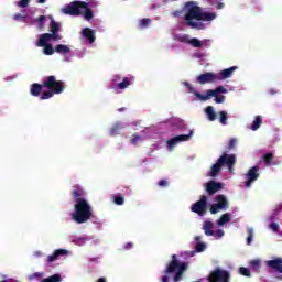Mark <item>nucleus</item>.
I'll return each mask as SVG.
<instances>
[{
	"instance_id": "obj_1",
	"label": "nucleus",
	"mask_w": 282,
	"mask_h": 282,
	"mask_svg": "<svg viewBox=\"0 0 282 282\" xmlns=\"http://www.w3.org/2000/svg\"><path fill=\"white\" fill-rule=\"evenodd\" d=\"M185 10L186 14L184 15V21H186V25L193 30H204V23L195 21L210 22L217 19V13L204 11L195 1L186 2Z\"/></svg>"
},
{
	"instance_id": "obj_2",
	"label": "nucleus",
	"mask_w": 282,
	"mask_h": 282,
	"mask_svg": "<svg viewBox=\"0 0 282 282\" xmlns=\"http://www.w3.org/2000/svg\"><path fill=\"white\" fill-rule=\"evenodd\" d=\"M184 85L187 87L189 94H194L198 100L202 102H206V100H210L212 98H215V102L217 105H221L226 100V96L219 95V94H228V89H226L224 86H218L215 89H208L206 90V95H202L199 91L195 90V86L191 85L188 82H184Z\"/></svg>"
},
{
	"instance_id": "obj_3",
	"label": "nucleus",
	"mask_w": 282,
	"mask_h": 282,
	"mask_svg": "<svg viewBox=\"0 0 282 282\" xmlns=\"http://www.w3.org/2000/svg\"><path fill=\"white\" fill-rule=\"evenodd\" d=\"M43 87L48 89L41 95V100H50L54 98L55 95L63 94L65 91V82L57 80L56 76L50 75L44 77Z\"/></svg>"
},
{
	"instance_id": "obj_4",
	"label": "nucleus",
	"mask_w": 282,
	"mask_h": 282,
	"mask_svg": "<svg viewBox=\"0 0 282 282\" xmlns=\"http://www.w3.org/2000/svg\"><path fill=\"white\" fill-rule=\"evenodd\" d=\"M43 87L48 89L41 95V100H50L54 98L55 95L63 94L65 91V82L57 80L56 76L50 75L44 77Z\"/></svg>"
},
{
	"instance_id": "obj_5",
	"label": "nucleus",
	"mask_w": 282,
	"mask_h": 282,
	"mask_svg": "<svg viewBox=\"0 0 282 282\" xmlns=\"http://www.w3.org/2000/svg\"><path fill=\"white\" fill-rule=\"evenodd\" d=\"M188 270V262H181L177 260V256L173 254L172 260L169 262L164 274H174L172 281L173 282H180L182 279H184V272Z\"/></svg>"
},
{
	"instance_id": "obj_6",
	"label": "nucleus",
	"mask_w": 282,
	"mask_h": 282,
	"mask_svg": "<svg viewBox=\"0 0 282 282\" xmlns=\"http://www.w3.org/2000/svg\"><path fill=\"white\" fill-rule=\"evenodd\" d=\"M74 209L73 219L76 224H86V221H89L94 215L91 205H89L87 200H79V203L75 204Z\"/></svg>"
},
{
	"instance_id": "obj_7",
	"label": "nucleus",
	"mask_w": 282,
	"mask_h": 282,
	"mask_svg": "<svg viewBox=\"0 0 282 282\" xmlns=\"http://www.w3.org/2000/svg\"><path fill=\"white\" fill-rule=\"evenodd\" d=\"M58 32H61V22L52 20L50 23V33L41 34L42 41L40 43L43 44L44 41H61L63 35L58 34Z\"/></svg>"
},
{
	"instance_id": "obj_8",
	"label": "nucleus",
	"mask_w": 282,
	"mask_h": 282,
	"mask_svg": "<svg viewBox=\"0 0 282 282\" xmlns=\"http://www.w3.org/2000/svg\"><path fill=\"white\" fill-rule=\"evenodd\" d=\"M88 4L85 1H73L63 8L64 14L69 17H80L83 10L87 9Z\"/></svg>"
},
{
	"instance_id": "obj_9",
	"label": "nucleus",
	"mask_w": 282,
	"mask_h": 282,
	"mask_svg": "<svg viewBox=\"0 0 282 282\" xmlns=\"http://www.w3.org/2000/svg\"><path fill=\"white\" fill-rule=\"evenodd\" d=\"M228 208V198L224 194H220L215 197V204H213L209 208L212 215H217L219 210H227Z\"/></svg>"
},
{
	"instance_id": "obj_10",
	"label": "nucleus",
	"mask_w": 282,
	"mask_h": 282,
	"mask_svg": "<svg viewBox=\"0 0 282 282\" xmlns=\"http://www.w3.org/2000/svg\"><path fill=\"white\" fill-rule=\"evenodd\" d=\"M209 282H230V273L226 270L216 269L208 276Z\"/></svg>"
},
{
	"instance_id": "obj_11",
	"label": "nucleus",
	"mask_w": 282,
	"mask_h": 282,
	"mask_svg": "<svg viewBox=\"0 0 282 282\" xmlns=\"http://www.w3.org/2000/svg\"><path fill=\"white\" fill-rule=\"evenodd\" d=\"M206 208H208V197L206 195H202L199 200L192 205L191 210L202 217L206 215Z\"/></svg>"
},
{
	"instance_id": "obj_12",
	"label": "nucleus",
	"mask_w": 282,
	"mask_h": 282,
	"mask_svg": "<svg viewBox=\"0 0 282 282\" xmlns=\"http://www.w3.org/2000/svg\"><path fill=\"white\" fill-rule=\"evenodd\" d=\"M259 165H256L251 169H249V171L246 174V182H245V186L247 188H250L252 186L253 182H257V180H259Z\"/></svg>"
},
{
	"instance_id": "obj_13",
	"label": "nucleus",
	"mask_w": 282,
	"mask_h": 282,
	"mask_svg": "<svg viewBox=\"0 0 282 282\" xmlns=\"http://www.w3.org/2000/svg\"><path fill=\"white\" fill-rule=\"evenodd\" d=\"M70 195L76 204H79L80 202H87V199H85V195H86L85 188H83V186L78 184L73 185Z\"/></svg>"
},
{
	"instance_id": "obj_14",
	"label": "nucleus",
	"mask_w": 282,
	"mask_h": 282,
	"mask_svg": "<svg viewBox=\"0 0 282 282\" xmlns=\"http://www.w3.org/2000/svg\"><path fill=\"white\" fill-rule=\"evenodd\" d=\"M218 161L223 166H227L229 169V171H232V166H235V164H237V156L235 154H228L225 152L218 159Z\"/></svg>"
},
{
	"instance_id": "obj_15",
	"label": "nucleus",
	"mask_w": 282,
	"mask_h": 282,
	"mask_svg": "<svg viewBox=\"0 0 282 282\" xmlns=\"http://www.w3.org/2000/svg\"><path fill=\"white\" fill-rule=\"evenodd\" d=\"M218 78H217V74L215 73H204L197 76L196 78V83H198L199 85H206V84H210V83H217Z\"/></svg>"
},
{
	"instance_id": "obj_16",
	"label": "nucleus",
	"mask_w": 282,
	"mask_h": 282,
	"mask_svg": "<svg viewBox=\"0 0 282 282\" xmlns=\"http://www.w3.org/2000/svg\"><path fill=\"white\" fill-rule=\"evenodd\" d=\"M192 135H193V130L189 131V134H180V135H176V137L167 140L169 149H173L174 147L180 144V142H188V140H191Z\"/></svg>"
},
{
	"instance_id": "obj_17",
	"label": "nucleus",
	"mask_w": 282,
	"mask_h": 282,
	"mask_svg": "<svg viewBox=\"0 0 282 282\" xmlns=\"http://www.w3.org/2000/svg\"><path fill=\"white\" fill-rule=\"evenodd\" d=\"M43 41V35H40L37 42H36V46L37 47H44L43 52L45 54V56H52V54H54V52H56V50H54V46H52V44H50V41H43V43H41Z\"/></svg>"
},
{
	"instance_id": "obj_18",
	"label": "nucleus",
	"mask_w": 282,
	"mask_h": 282,
	"mask_svg": "<svg viewBox=\"0 0 282 282\" xmlns=\"http://www.w3.org/2000/svg\"><path fill=\"white\" fill-rule=\"evenodd\" d=\"M221 188H224V184H221L219 182H215V181H209L205 185V191L210 196L215 195V193H219V191H221Z\"/></svg>"
},
{
	"instance_id": "obj_19",
	"label": "nucleus",
	"mask_w": 282,
	"mask_h": 282,
	"mask_svg": "<svg viewBox=\"0 0 282 282\" xmlns=\"http://www.w3.org/2000/svg\"><path fill=\"white\" fill-rule=\"evenodd\" d=\"M177 41L192 45V47H204V42L199 41L197 37L189 39L188 35H182L177 37Z\"/></svg>"
},
{
	"instance_id": "obj_20",
	"label": "nucleus",
	"mask_w": 282,
	"mask_h": 282,
	"mask_svg": "<svg viewBox=\"0 0 282 282\" xmlns=\"http://www.w3.org/2000/svg\"><path fill=\"white\" fill-rule=\"evenodd\" d=\"M267 268H270V270H273L274 272H279V274H282V258H275L273 260L265 261Z\"/></svg>"
},
{
	"instance_id": "obj_21",
	"label": "nucleus",
	"mask_w": 282,
	"mask_h": 282,
	"mask_svg": "<svg viewBox=\"0 0 282 282\" xmlns=\"http://www.w3.org/2000/svg\"><path fill=\"white\" fill-rule=\"evenodd\" d=\"M119 78L120 77L117 76L116 78L112 79V85H115V86H112V89H115V90L127 89V87H129L131 85V78L124 77L121 83H118ZM116 83H118V84H116Z\"/></svg>"
},
{
	"instance_id": "obj_22",
	"label": "nucleus",
	"mask_w": 282,
	"mask_h": 282,
	"mask_svg": "<svg viewBox=\"0 0 282 282\" xmlns=\"http://www.w3.org/2000/svg\"><path fill=\"white\" fill-rule=\"evenodd\" d=\"M68 253H69V251H67L66 249H57L54 251L53 254L47 256V262L54 263V261H58V259H61V257H65Z\"/></svg>"
},
{
	"instance_id": "obj_23",
	"label": "nucleus",
	"mask_w": 282,
	"mask_h": 282,
	"mask_svg": "<svg viewBox=\"0 0 282 282\" xmlns=\"http://www.w3.org/2000/svg\"><path fill=\"white\" fill-rule=\"evenodd\" d=\"M214 228H215V224L210 220H206L203 224V230L206 237H215V230H213Z\"/></svg>"
},
{
	"instance_id": "obj_24",
	"label": "nucleus",
	"mask_w": 282,
	"mask_h": 282,
	"mask_svg": "<svg viewBox=\"0 0 282 282\" xmlns=\"http://www.w3.org/2000/svg\"><path fill=\"white\" fill-rule=\"evenodd\" d=\"M82 35L88 41V43H94L96 41V32L90 28H85L82 30Z\"/></svg>"
},
{
	"instance_id": "obj_25",
	"label": "nucleus",
	"mask_w": 282,
	"mask_h": 282,
	"mask_svg": "<svg viewBox=\"0 0 282 282\" xmlns=\"http://www.w3.org/2000/svg\"><path fill=\"white\" fill-rule=\"evenodd\" d=\"M237 69V66H231L229 68H226L217 75L218 80H226L227 78H230L232 76V72Z\"/></svg>"
},
{
	"instance_id": "obj_26",
	"label": "nucleus",
	"mask_w": 282,
	"mask_h": 282,
	"mask_svg": "<svg viewBox=\"0 0 282 282\" xmlns=\"http://www.w3.org/2000/svg\"><path fill=\"white\" fill-rule=\"evenodd\" d=\"M205 113L209 122H215L217 120V112H215V108L213 106H207L205 108Z\"/></svg>"
},
{
	"instance_id": "obj_27",
	"label": "nucleus",
	"mask_w": 282,
	"mask_h": 282,
	"mask_svg": "<svg viewBox=\"0 0 282 282\" xmlns=\"http://www.w3.org/2000/svg\"><path fill=\"white\" fill-rule=\"evenodd\" d=\"M43 83L42 84H37V83H34L31 85V88H30V94L31 96H35V97H39L41 96V93L43 91Z\"/></svg>"
},
{
	"instance_id": "obj_28",
	"label": "nucleus",
	"mask_w": 282,
	"mask_h": 282,
	"mask_svg": "<svg viewBox=\"0 0 282 282\" xmlns=\"http://www.w3.org/2000/svg\"><path fill=\"white\" fill-rule=\"evenodd\" d=\"M224 165L221 163H219V161L217 160V162L212 166L209 175L210 177H217V175H219V173H221V167Z\"/></svg>"
},
{
	"instance_id": "obj_29",
	"label": "nucleus",
	"mask_w": 282,
	"mask_h": 282,
	"mask_svg": "<svg viewBox=\"0 0 282 282\" xmlns=\"http://www.w3.org/2000/svg\"><path fill=\"white\" fill-rule=\"evenodd\" d=\"M55 52L57 54H70L72 50L69 48V46H67L65 44H57L55 46Z\"/></svg>"
},
{
	"instance_id": "obj_30",
	"label": "nucleus",
	"mask_w": 282,
	"mask_h": 282,
	"mask_svg": "<svg viewBox=\"0 0 282 282\" xmlns=\"http://www.w3.org/2000/svg\"><path fill=\"white\" fill-rule=\"evenodd\" d=\"M208 6H215L217 10H224L226 8V3H224V0H206Z\"/></svg>"
},
{
	"instance_id": "obj_31",
	"label": "nucleus",
	"mask_w": 282,
	"mask_h": 282,
	"mask_svg": "<svg viewBox=\"0 0 282 282\" xmlns=\"http://www.w3.org/2000/svg\"><path fill=\"white\" fill-rule=\"evenodd\" d=\"M261 124H263V119L261 118V116H257L253 122L251 123V131H257L259 127H261Z\"/></svg>"
},
{
	"instance_id": "obj_32",
	"label": "nucleus",
	"mask_w": 282,
	"mask_h": 282,
	"mask_svg": "<svg viewBox=\"0 0 282 282\" xmlns=\"http://www.w3.org/2000/svg\"><path fill=\"white\" fill-rule=\"evenodd\" d=\"M230 219H231L230 213H226L220 216L217 224H218V226H225V224H228V221H230Z\"/></svg>"
},
{
	"instance_id": "obj_33",
	"label": "nucleus",
	"mask_w": 282,
	"mask_h": 282,
	"mask_svg": "<svg viewBox=\"0 0 282 282\" xmlns=\"http://www.w3.org/2000/svg\"><path fill=\"white\" fill-rule=\"evenodd\" d=\"M218 116H219L218 120H219L220 124H223V126L228 124V112L221 110L218 112Z\"/></svg>"
},
{
	"instance_id": "obj_34",
	"label": "nucleus",
	"mask_w": 282,
	"mask_h": 282,
	"mask_svg": "<svg viewBox=\"0 0 282 282\" xmlns=\"http://www.w3.org/2000/svg\"><path fill=\"white\" fill-rule=\"evenodd\" d=\"M272 160H274V153L269 152L263 155V162L265 166H270V164H272Z\"/></svg>"
},
{
	"instance_id": "obj_35",
	"label": "nucleus",
	"mask_w": 282,
	"mask_h": 282,
	"mask_svg": "<svg viewBox=\"0 0 282 282\" xmlns=\"http://www.w3.org/2000/svg\"><path fill=\"white\" fill-rule=\"evenodd\" d=\"M63 281V278H61V274H53L46 279H43L41 282H61Z\"/></svg>"
},
{
	"instance_id": "obj_36",
	"label": "nucleus",
	"mask_w": 282,
	"mask_h": 282,
	"mask_svg": "<svg viewBox=\"0 0 282 282\" xmlns=\"http://www.w3.org/2000/svg\"><path fill=\"white\" fill-rule=\"evenodd\" d=\"M120 129H122V124H120V122L115 123L110 130V135H118Z\"/></svg>"
},
{
	"instance_id": "obj_37",
	"label": "nucleus",
	"mask_w": 282,
	"mask_h": 282,
	"mask_svg": "<svg viewBox=\"0 0 282 282\" xmlns=\"http://www.w3.org/2000/svg\"><path fill=\"white\" fill-rule=\"evenodd\" d=\"M113 202L117 206H123L124 205V196L115 195Z\"/></svg>"
},
{
	"instance_id": "obj_38",
	"label": "nucleus",
	"mask_w": 282,
	"mask_h": 282,
	"mask_svg": "<svg viewBox=\"0 0 282 282\" xmlns=\"http://www.w3.org/2000/svg\"><path fill=\"white\" fill-rule=\"evenodd\" d=\"M247 234H248L247 246H250V243H252V239L254 237V230L252 228H248Z\"/></svg>"
},
{
	"instance_id": "obj_39",
	"label": "nucleus",
	"mask_w": 282,
	"mask_h": 282,
	"mask_svg": "<svg viewBox=\"0 0 282 282\" xmlns=\"http://www.w3.org/2000/svg\"><path fill=\"white\" fill-rule=\"evenodd\" d=\"M84 19H86V21H91V19H94V11H91V9H88V7L86 8V11L84 13Z\"/></svg>"
},
{
	"instance_id": "obj_40",
	"label": "nucleus",
	"mask_w": 282,
	"mask_h": 282,
	"mask_svg": "<svg viewBox=\"0 0 282 282\" xmlns=\"http://www.w3.org/2000/svg\"><path fill=\"white\" fill-rule=\"evenodd\" d=\"M46 20H47V18L45 15H40L37 18L39 30H43V28H45V21Z\"/></svg>"
},
{
	"instance_id": "obj_41",
	"label": "nucleus",
	"mask_w": 282,
	"mask_h": 282,
	"mask_svg": "<svg viewBox=\"0 0 282 282\" xmlns=\"http://www.w3.org/2000/svg\"><path fill=\"white\" fill-rule=\"evenodd\" d=\"M151 23V19H149V18H143L141 21H140V23H139V25H140V28H149V24Z\"/></svg>"
},
{
	"instance_id": "obj_42",
	"label": "nucleus",
	"mask_w": 282,
	"mask_h": 282,
	"mask_svg": "<svg viewBox=\"0 0 282 282\" xmlns=\"http://www.w3.org/2000/svg\"><path fill=\"white\" fill-rule=\"evenodd\" d=\"M140 140H142V137H140V134L135 133L132 135V139L130 140V144H138V142H140Z\"/></svg>"
},
{
	"instance_id": "obj_43",
	"label": "nucleus",
	"mask_w": 282,
	"mask_h": 282,
	"mask_svg": "<svg viewBox=\"0 0 282 282\" xmlns=\"http://www.w3.org/2000/svg\"><path fill=\"white\" fill-rule=\"evenodd\" d=\"M239 273H240L242 276H250V270H248V268H246V267H240V268H239Z\"/></svg>"
},
{
	"instance_id": "obj_44",
	"label": "nucleus",
	"mask_w": 282,
	"mask_h": 282,
	"mask_svg": "<svg viewBox=\"0 0 282 282\" xmlns=\"http://www.w3.org/2000/svg\"><path fill=\"white\" fill-rule=\"evenodd\" d=\"M204 250H206V245H204V242H198L195 247V251L196 252H204Z\"/></svg>"
},
{
	"instance_id": "obj_45",
	"label": "nucleus",
	"mask_w": 282,
	"mask_h": 282,
	"mask_svg": "<svg viewBox=\"0 0 282 282\" xmlns=\"http://www.w3.org/2000/svg\"><path fill=\"white\" fill-rule=\"evenodd\" d=\"M237 147V139H230L228 143V151H232Z\"/></svg>"
},
{
	"instance_id": "obj_46",
	"label": "nucleus",
	"mask_w": 282,
	"mask_h": 282,
	"mask_svg": "<svg viewBox=\"0 0 282 282\" xmlns=\"http://www.w3.org/2000/svg\"><path fill=\"white\" fill-rule=\"evenodd\" d=\"M250 265L253 268V270H259V268H261V262L259 260H252Z\"/></svg>"
},
{
	"instance_id": "obj_47",
	"label": "nucleus",
	"mask_w": 282,
	"mask_h": 282,
	"mask_svg": "<svg viewBox=\"0 0 282 282\" xmlns=\"http://www.w3.org/2000/svg\"><path fill=\"white\" fill-rule=\"evenodd\" d=\"M18 6L19 8H28V6H30V0H20Z\"/></svg>"
},
{
	"instance_id": "obj_48",
	"label": "nucleus",
	"mask_w": 282,
	"mask_h": 282,
	"mask_svg": "<svg viewBox=\"0 0 282 282\" xmlns=\"http://www.w3.org/2000/svg\"><path fill=\"white\" fill-rule=\"evenodd\" d=\"M269 228H270L271 230H273V232H279V224H276V223H271V224L269 225Z\"/></svg>"
},
{
	"instance_id": "obj_49",
	"label": "nucleus",
	"mask_w": 282,
	"mask_h": 282,
	"mask_svg": "<svg viewBox=\"0 0 282 282\" xmlns=\"http://www.w3.org/2000/svg\"><path fill=\"white\" fill-rule=\"evenodd\" d=\"M158 185L162 188H166V186H169V182H166V180H161Z\"/></svg>"
},
{
	"instance_id": "obj_50",
	"label": "nucleus",
	"mask_w": 282,
	"mask_h": 282,
	"mask_svg": "<svg viewBox=\"0 0 282 282\" xmlns=\"http://www.w3.org/2000/svg\"><path fill=\"white\" fill-rule=\"evenodd\" d=\"M223 236H224L223 229H218V230L214 231V237H223Z\"/></svg>"
},
{
	"instance_id": "obj_51",
	"label": "nucleus",
	"mask_w": 282,
	"mask_h": 282,
	"mask_svg": "<svg viewBox=\"0 0 282 282\" xmlns=\"http://www.w3.org/2000/svg\"><path fill=\"white\" fill-rule=\"evenodd\" d=\"M13 19H14L15 21H21V19H25V17H23L21 13H15L14 17H13Z\"/></svg>"
},
{
	"instance_id": "obj_52",
	"label": "nucleus",
	"mask_w": 282,
	"mask_h": 282,
	"mask_svg": "<svg viewBox=\"0 0 282 282\" xmlns=\"http://www.w3.org/2000/svg\"><path fill=\"white\" fill-rule=\"evenodd\" d=\"M131 248H133V242H128V243L124 246V250H131Z\"/></svg>"
},
{
	"instance_id": "obj_53",
	"label": "nucleus",
	"mask_w": 282,
	"mask_h": 282,
	"mask_svg": "<svg viewBox=\"0 0 282 282\" xmlns=\"http://www.w3.org/2000/svg\"><path fill=\"white\" fill-rule=\"evenodd\" d=\"M161 281L162 282H171V279L169 278V275H163Z\"/></svg>"
},
{
	"instance_id": "obj_54",
	"label": "nucleus",
	"mask_w": 282,
	"mask_h": 282,
	"mask_svg": "<svg viewBox=\"0 0 282 282\" xmlns=\"http://www.w3.org/2000/svg\"><path fill=\"white\" fill-rule=\"evenodd\" d=\"M269 93L271 94V96H274L275 94H279V91L275 90L274 88H271V89L269 90Z\"/></svg>"
},
{
	"instance_id": "obj_55",
	"label": "nucleus",
	"mask_w": 282,
	"mask_h": 282,
	"mask_svg": "<svg viewBox=\"0 0 282 282\" xmlns=\"http://www.w3.org/2000/svg\"><path fill=\"white\" fill-rule=\"evenodd\" d=\"M96 282H107V278H99Z\"/></svg>"
},
{
	"instance_id": "obj_56",
	"label": "nucleus",
	"mask_w": 282,
	"mask_h": 282,
	"mask_svg": "<svg viewBox=\"0 0 282 282\" xmlns=\"http://www.w3.org/2000/svg\"><path fill=\"white\" fill-rule=\"evenodd\" d=\"M180 14H182L181 11H174L173 17H178Z\"/></svg>"
},
{
	"instance_id": "obj_57",
	"label": "nucleus",
	"mask_w": 282,
	"mask_h": 282,
	"mask_svg": "<svg viewBox=\"0 0 282 282\" xmlns=\"http://www.w3.org/2000/svg\"><path fill=\"white\" fill-rule=\"evenodd\" d=\"M47 0H37V3H45Z\"/></svg>"
},
{
	"instance_id": "obj_58",
	"label": "nucleus",
	"mask_w": 282,
	"mask_h": 282,
	"mask_svg": "<svg viewBox=\"0 0 282 282\" xmlns=\"http://www.w3.org/2000/svg\"><path fill=\"white\" fill-rule=\"evenodd\" d=\"M195 240H196V241H200V240H202V237L197 236V237L195 238Z\"/></svg>"
},
{
	"instance_id": "obj_59",
	"label": "nucleus",
	"mask_w": 282,
	"mask_h": 282,
	"mask_svg": "<svg viewBox=\"0 0 282 282\" xmlns=\"http://www.w3.org/2000/svg\"><path fill=\"white\" fill-rule=\"evenodd\" d=\"M34 276H43L41 273H34Z\"/></svg>"
},
{
	"instance_id": "obj_60",
	"label": "nucleus",
	"mask_w": 282,
	"mask_h": 282,
	"mask_svg": "<svg viewBox=\"0 0 282 282\" xmlns=\"http://www.w3.org/2000/svg\"><path fill=\"white\" fill-rule=\"evenodd\" d=\"M126 108H119L118 111H124Z\"/></svg>"
},
{
	"instance_id": "obj_61",
	"label": "nucleus",
	"mask_w": 282,
	"mask_h": 282,
	"mask_svg": "<svg viewBox=\"0 0 282 282\" xmlns=\"http://www.w3.org/2000/svg\"><path fill=\"white\" fill-rule=\"evenodd\" d=\"M271 219H274V216H271Z\"/></svg>"
}]
</instances>
